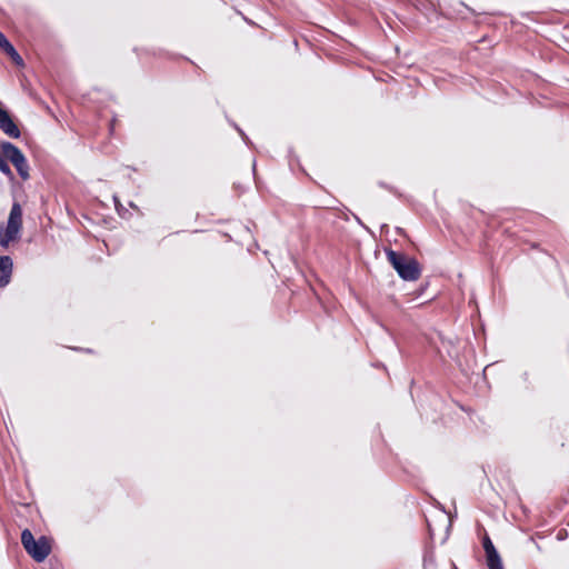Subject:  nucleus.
Here are the masks:
<instances>
[{"mask_svg": "<svg viewBox=\"0 0 569 569\" xmlns=\"http://www.w3.org/2000/svg\"><path fill=\"white\" fill-rule=\"evenodd\" d=\"M387 259L398 276L406 281L418 280L421 274L419 262L415 258H408L401 252L386 250Z\"/></svg>", "mask_w": 569, "mask_h": 569, "instance_id": "1", "label": "nucleus"}, {"mask_svg": "<svg viewBox=\"0 0 569 569\" xmlns=\"http://www.w3.org/2000/svg\"><path fill=\"white\" fill-rule=\"evenodd\" d=\"M22 229V208L19 202L14 201L11 206L7 227L0 224V246L8 247L11 241L20 238Z\"/></svg>", "mask_w": 569, "mask_h": 569, "instance_id": "2", "label": "nucleus"}, {"mask_svg": "<svg viewBox=\"0 0 569 569\" xmlns=\"http://www.w3.org/2000/svg\"><path fill=\"white\" fill-rule=\"evenodd\" d=\"M21 543L26 551L37 562H42L51 552V546L49 545L47 538L42 536L36 540L29 529H24L21 532Z\"/></svg>", "mask_w": 569, "mask_h": 569, "instance_id": "3", "label": "nucleus"}, {"mask_svg": "<svg viewBox=\"0 0 569 569\" xmlns=\"http://www.w3.org/2000/svg\"><path fill=\"white\" fill-rule=\"evenodd\" d=\"M3 153L9 158L12 164L16 167L19 176L27 180L29 178L28 163L22 151L16 144H0Z\"/></svg>", "mask_w": 569, "mask_h": 569, "instance_id": "4", "label": "nucleus"}, {"mask_svg": "<svg viewBox=\"0 0 569 569\" xmlns=\"http://www.w3.org/2000/svg\"><path fill=\"white\" fill-rule=\"evenodd\" d=\"M482 547L486 553L488 569H503L500 555L488 535L482 539Z\"/></svg>", "mask_w": 569, "mask_h": 569, "instance_id": "5", "label": "nucleus"}, {"mask_svg": "<svg viewBox=\"0 0 569 569\" xmlns=\"http://www.w3.org/2000/svg\"><path fill=\"white\" fill-rule=\"evenodd\" d=\"M0 130L10 139H19L20 130L7 110L0 106Z\"/></svg>", "mask_w": 569, "mask_h": 569, "instance_id": "6", "label": "nucleus"}, {"mask_svg": "<svg viewBox=\"0 0 569 569\" xmlns=\"http://www.w3.org/2000/svg\"><path fill=\"white\" fill-rule=\"evenodd\" d=\"M13 261L9 256H0V288H6L12 278Z\"/></svg>", "mask_w": 569, "mask_h": 569, "instance_id": "7", "label": "nucleus"}, {"mask_svg": "<svg viewBox=\"0 0 569 569\" xmlns=\"http://www.w3.org/2000/svg\"><path fill=\"white\" fill-rule=\"evenodd\" d=\"M0 48L13 60L18 66L23 64L21 56L17 52L14 47L10 43L7 37L0 31Z\"/></svg>", "mask_w": 569, "mask_h": 569, "instance_id": "8", "label": "nucleus"}, {"mask_svg": "<svg viewBox=\"0 0 569 569\" xmlns=\"http://www.w3.org/2000/svg\"><path fill=\"white\" fill-rule=\"evenodd\" d=\"M378 186L395 194L398 198L402 197V193L393 186L386 183L385 181H378Z\"/></svg>", "mask_w": 569, "mask_h": 569, "instance_id": "9", "label": "nucleus"}, {"mask_svg": "<svg viewBox=\"0 0 569 569\" xmlns=\"http://www.w3.org/2000/svg\"><path fill=\"white\" fill-rule=\"evenodd\" d=\"M113 200H114V206H116L118 213L121 217H124V213H128V210L120 203L119 199L116 196L113 197Z\"/></svg>", "mask_w": 569, "mask_h": 569, "instance_id": "10", "label": "nucleus"}, {"mask_svg": "<svg viewBox=\"0 0 569 569\" xmlns=\"http://www.w3.org/2000/svg\"><path fill=\"white\" fill-rule=\"evenodd\" d=\"M0 171L3 172V173H9L10 172V167L8 166V163L0 158Z\"/></svg>", "mask_w": 569, "mask_h": 569, "instance_id": "11", "label": "nucleus"}, {"mask_svg": "<svg viewBox=\"0 0 569 569\" xmlns=\"http://www.w3.org/2000/svg\"><path fill=\"white\" fill-rule=\"evenodd\" d=\"M567 537H568V531L566 529H561L557 533V540H559V541L567 539Z\"/></svg>", "mask_w": 569, "mask_h": 569, "instance_id": "12", "label": "nucleus"}, {"mask_svg": "<svg viewBox=\"0 0 569 569\" xmlns=\"http://www.w3.org/2000/svg\"><path fill=\"white\" fill-rule=\"evenodd\" d=\"M529 540L535 543V546L537 547L538 550H541L540 546L535 541L533 537H530Z\"/></svg>", "mask_w": 569, "mask_h": 569, "instance_id": "13", "label": "nucleus"}, {"mask_svg": "<svg viewBox=\"0 0 569 569\" xmlns=\"http://www.w3.org/2000/svg\"><path fill=\"white\" fill-rule=\"evenodd\" d=\"M522 377H523V380H525V381H527V380H528V378H529V373H528V372H525V373L522 375Z\"/></svg>", "mask_w": 569, "mask_h": 569, "instance_id": "14", "label": "nucleus"}, {"mask_svg": "<svg viewBox=\"0 0 569 569\" xmlns=\"http://www.w3.org/2000/svg\"><path fill=\"white\" fill-rule=\"evenodd\" d=\"M566 30H567V32L565 33V37L569 38V29L566 28Z\"/></svg>", "mask_w": 569, "mask_h": 569, "instance_id": "15", "label": "nucleus"}, {"mask_svg": "<svg viewBox=\"0 0 569 569\" xmlns=\"http://www.w3.org/2000/svg\"><path fill=\"white\" fill-rule=\"evenodd\" d=\"M423 562H425V569H427V559L426 558L423 559Z\"/></svg>", "mask_w": 569, "mask_h": 569, "instance_id": "16", "label": "nucleus"}, {"mask_svg": "<svg viewBox=\"0 0 569 569\" xmlns=\"http://www.w3.org/2000/svg\"><path fill=\"white\" fill-rule=\"evenodd\" d=\"M129 204H130V207H132V208H137V207L134 206V203H133V202H130Z\"/></svg>", "mask_w": 569, "mask_h": 569, "instance_id": "17", "label": "nucleus"}]
</instances>
